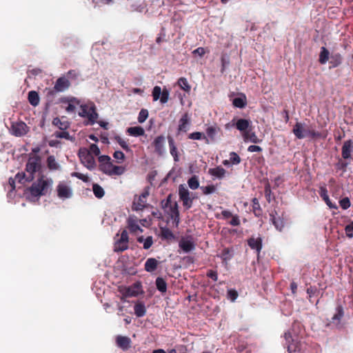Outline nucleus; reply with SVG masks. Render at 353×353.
Instances as JSON below:
<instances>
[{"label": "nucleus", "instance_id": "46", "mask_svg": "<svg viewBox=\"0 0 353 353\" xmlns=\"http://www.w3.org/2000/svg\"><path fill=\"white\" fill-rule=\"evenodd\" d=\"M68 101H69V104L66 107L65 110L68 112H74V111L76 110V107L73 104V103L79 104V101L77 99H76L75 97H72L70 100H68Z\"/></svg>", "mask_w": 353, "mask_h": 353}, {"label": "nucleus", "instance_id": "39", "mask_svg": "<svg viewBox=\"0 0 353 353\" xmlns=\"http://www.w3.org/2000/svg\"><path fill=\"white\" fill-rule=\"evenodd\" d=\"M188 139L192 140H205L206 143H209L208 138L203 133L200 132H194L188 134Z\"/></svg>", "mask_w": 353, "mask_h": 353}, {"label": "nucleus", "instance_id": "48", "mask_svg": "<svg viewBox=\"0 0 353 353\" xmlns=\"http://www.w3.org/2000/svg\"><path fill=\"white\" fill-rule=\"evenodd\" d=\"M54 136L57 138L72 140V137L70 135L69 132L65 130H62L61 132L57 131L54 133Z\"/></svg>", "mask_w": 353, "mask_h": 353}, {"label": "nucleus", "instance_id": "32", "mask_svg": "<svg viewBox=\"0 0 353 353\" xmlns=\"http://www.w3.org/2000/svg\"><path fill=\"white\" fill-rule=\"evenodd\" d=\"M52 124L61 130H66L70 127V123L68 121H62L59 117L53 119Z\"/></svg>", "mask_w": 353, "mask_h": 353}, {"label": "nucleus", "instance_id": "54", "mask_svg": "<svg viewBox=\"0 0 353 353\" xmlns=\"http://www.w3.org/2000/svg\"><path fill=\"white\" fill-rule=\"evenodd\" d=\"M230 159L231 163L233 165H238L241 163V161L240 157L234 152L230 153Z\"/></svg>", "mask_w": 353, "mask_h": 353}, {"label": "nucleus", "instance_id": "49", "mask_svg": "<svg viewBox=\"0 0 353 353\" xmlns=\"http://www.w3.org/2000/svg\"><path fill=\"white\" fill-rule=\"evenodd\" d=\"M125 171V168L123 166L113 165L111 168V176L112 175H121Z\"/></svg>", "mask_w": 353, "mask_h": 353}, {"label": "nucleus", "instance_id": "22", "mask_svg": "<svg viewBox=\"0 0 353 353\" xmlns=\"http://www.w3.org/2000/svg\"><path fill=\"white\" fill-rule=\"evenodd\" d=\"M319 194L323 200L325 202V203L330 208L333 209H337V206L335 204H333L327 194V190L325 187H321L319 190Z\"/></svg>", "mask_w": 353, "mask_h": 353}, {"label": "nucleus", "instance_id": "63", "mask_svg": "<svg viewBox=\"0 0 353 353\" xmlns=\"http://www.w3.org/2000/svg\"><path fill=\"white\" fill-rule=\"evenodd\" d=\"M179 213V205L178 203L175 201L173 203L172 205L168 208V210L166 212L168 215L173 214L174 212Z\"/></svg>", "mask_w": 353, "mask_h": 353}, {"label": "nucleus", "instance_id": "51", "mask_svg": "<svg viewBox=\"0 0 353 353\" xmlns=\"http://www.w3.org/2000/svg\"><path fill=\"white\" fill-rule=\"evenodd\" d=\"M114 139L123 150H125L127 152L130 150L127 142L125 140H123L121 137L116 136L114 137Z\"/></svg>", "mask_w": 353, "mask_h": 353}, {"label": "nucleus", "instance_id": "27", "mask_svg": "<svg viewBox=\"0 0 353 353\" xmlns=\"http://www.w3.org/2000/svg\"><path fill=\"white\" fill-rule=\"evenodd\" d=\"M208 173L214 176L215 177H217L219 179H222L225 176L226 171L224 168H223L221 166H217L214 168H210L208 170Z\"/></svg>", "mask_w": 353, "mask_h": 353}, {"label": "nucleus", "instance_id": "2", "mask_svg": "<svg viewBox=\"0 0 353 353\" xmlns=\"http://www.w3.org/2000/svg\"><path fill=\"white\" fill-rule=\"evenodd\" d=\"M294 136L299 139L309 137L312 139H325L327 136L325 132L316 131L311 125L307 126L305 123L296 122L292 129Z\"/></svg>", "mask_w": 353, "mask_h": 353}, {"label": "nucleus", "instance_id": "21", "mask_svg": "<svg viewBox=\"0 0 353 353\" xmlns=\"http://www.w3.org/2000/svg\"><path fill=\"white\" fill-rule=\"evenodd\" d=\"M190 117L188 113L185 112L183 114L181 117V118L179 119V124L178 130L179 131L181 132H187L188 130V125L190 123Z\"/></svg>", "mask_w": 353, "mask_h": 353}, {"label": "nucleus", "instance_id": "4", "mask_svg": "<svg viewBox=\"0 0 353 353\" xmlns=\"http://www.w3.org/2000/svg\"><path fill=\"white\" fill-rule=\"evenodd\" d=\"M41 169V158L38 156H33L29 158L26 164V175L23 172V179L30 181L34 179V174Z\"/></svg>", "mask_w": 353, "mask_h": 353}, {"label": "nucleus", "instance_id": "42", "mask_svg": "<svg viewBox=\"0 0 353 353\" xmlns=\"http://www.w3.org/2000/svg\"><path fill=\"white\" fill-rule=\"evenodd\" d=\"M252 202L254 214L256 216H260L262 213V210L261 208L259 200L256 198H254L252 199Z\"/></svg>", "mask_w": 353, "mask_h": 353}, {"label": "nucleus", "instance_id": "23", "mask_svg": "<svg viewBox=\"0 0 353 353\" xmlns=\"http://www.w3.org/2000/svg\"><path fill=\"white\" fill-rule=\"evenodd\" d=\"M270 221L272 224L274 225L276 229L279 231H282L284 228V221L283 220L279 217H276L274 212L270 214Z\"/></svg>", "mask_w": 353, "mask_h": 353}, {"label": "nucleus", "instance_id": "1", "mask_svg": "<svg viewBox=\"0 0 353 353\" xmlns=\"http://www.w3.org/2000/svg\"><path fill=\"white\" fill-rule=\"evenodd\" d=\"M52 184V179H45L41 175L32 185L23 191L26 199L30 202L39 201L41 196L48 194V190Z\"/></svg>", "mask_w": 353, "mask_h": 353}, {"label": "nucleus", "instance_id": "19", "mask_svg": "<svg viewBox=\"0 0 353 353\" xmlns=\"http://www.w3.org/2000/svg\"><path fill=\"white\" fill-rule=\"evenodd\" d=\"M167 138H168V144H169L170 154L172 156L174 161L175 162H177L179 161V157L178 150H177V148L175 145L174 140L170 135H168Z\"/></svg>", "mask_w": 353, "mask_h": 353}, {"label": "nucleus", "instance_id": "17", "mask_svg": "<svg viewBox=\"0 0 353 353\" xmlns=\"http://www.w3.org/2000/svg\"><path fill=\"white\" fill-rule=\"evenodd\" d=\"M248 244L251 249L256 251L257 256L259 257L262 249V239L261 237H251L248 240Z\"/></svg>", "mask_w": 353, "mask_h": 353}, {"label": "nucleus", "instance_id": "24", "mask_svg": "<svg viewBox=\"0 0 353 353\" xmlns=\"http://www.w3.org/2000/svg\"><path fill=\"white\" fill-rule=\"evenodd\" d=\"M158 264L159 262L156 259L149 258L145 263V270L148 272H152L157 268Z\"/></svg>", "mask_w": 353, "mask_h": 353}, {"label": "nucleus", "instance_id": "30", "mask_svg": "<svg viewBox=\"0 0 353 353\" xmlns=\"http://www.w3.org/2000/svg\"><path fill=\"white\" fill-rule=\"evenodd\" d=\"M127 133L133 137H140L145 134V130L141 126L130 127L127 129Z\"/></svg>", "mask_w": 353, "mask_h": 353}, {"label": "nucleus", "instance_id": "36", "mask_svg": "<svg viewBox=\"0 0 353 353\" xmlns=\"http://www.w3.org/2000/svg\"><path fill=\"white\" fill-rule=\"evenodd\" d=\"M177 85L181 90H184L187 93H189L191 90V86L187 79L185 77H180L177 81Z\"/></svg>", "mask_w": 353, "mask_h": 353}, {"label": "nucleus", "instance_id": "15", "mask_svg": "<svg viewBox=\"0 0 353 353\" xmlns=\"http://www.w3.org/2000/svg\"><path fill=\"white\" fill-rule=\"evenodd\" d=\"M131 343V339L128 336L121 335L117 336V345L123 351H127L130 348Z\"/></svg>", "mask_w": 353, "mask_h": 353}, {"label": "nucleus", "instance_id": "47", "mask_svg": "<svg viewBox=\"0 0 353 353\" xmlns=\"http://www.w3.org/2000/svg\"><path fill=\"white\" fill-rule=\"evenodd\" d=\"M113 164L110 163H103V165H99V170L103 173L111 176V168H112Z\"/></svg>", "mask_w": 353, "mask_h": 353}, {"label": "nucleus", "instance_id": "57", "mask_svg": "<svg viewBox=\"0 0 353 353\" xmlns=\"http://www.w3.org/2000/svg\"><path fill=\"white\" fill-rule=\"evenodd\" d=\"M339 204H340L341 208L343 210H347L351 205V203H350V199L348 197H345V198L341 199L339 201Z\"/></svg>", "mask_w": 353, "mask_h": 353}, {"label": "nucleus", "instance_id": "8", "mask_svg": "<svg viewBox=\"0 0 353 353\" xmlns=\"http://www.w3.org/2000/svg\"><path fill=\"white\" fill-rule=\"evenodd\" d=\"M148 195L149 192L148 191H145L139 196H135L132 205V210H143L145 207L146 198L148 196Z\"/></svg>", "mask_w": 353, "mask_h": 353}, {"label": "nucleus", "instance_id": "33", "mask_svg": "<svg viewBox=\"0 0 353 353\" xmlns=\"http://www.w3.org/2000/svg\"><path fill=\"white\" fill-rule=\"evenodd\" d=\"M28 99L32 106H37L40 101L39 94L36 91H30L28 93Z\"/></svg>", "mask_w": 353, "mask_h": 353}, {"label": "nucleus", "instance_id": "9", "mask_svg": "<svg viewBox=\"0 0 353 353\" xmlns=\"http://www.w3.org/2000/svg\"><path fill=\"white\" fill-rule=\"evenodd\" d=\"M343 307L341 305H338L336 307V313L332 317L330 323L335 326V327L339 330L342 329L343 327V325L341 323V321L343 319Z\"/></svg>", "mask_w": 353, "mask_h": 353}, {"label": "nucleus", "instance_id": "35", "mask_svg": "<svg viewBox=\"0 0 353 353\" xmlns=\"http://www.w3.org/2000/svg\"><path fill=\"white\" fill-rule=\"evenodd\" d=\"M221 131V129L219 127L211 125L207 128L206 134L208 137L210 139L211 141H214L215 140V137Z\"/></svg>", "mask_w": 353, "mask_h": 353}, {"label": "nucleus", "instance_id": "44", "mask_svg": "<svg viewBox=\"0 0 353 353\" xmlns=\"http://www.w3.org/2000/svg\"><path fill=\"white\" fill-rule=\"evenodd\" d=\"M128 248V243H125L121 241V240H118L114 244V251L119 252H123Z\"/></svg>", "mask_w": 353, "mask_h": 353}, {"label": "nucleus", "instance_id": "45", "mask_svg": "<svg viewBox=\"0 0 353 353\" xmlns=\"http://www.w3.org/2000/svg\"><path fill=\"white\" fill-rule=\"evenodd\" d=\"M188 186L192 190H196L199 187V182L196 176H192L188 181Z\"/></svg>", "mask_w": 353, "mask_h": 353}, {"label": "nucleus", "instance_id": "11", "mask_svg": "<svg viewBox=\"0 0 353 353\" xmlns=\"http://www.w3.org/2000/svg\"><path fill=\"white\" fill-rule=\"evenodd\" d=\"M164 143L165 137L162 135L157 137L152 143V145L154 148V152L159 156H162L165 152Z\"/></svg>", "mask_w": 353, "mask_h": 353}, {"label": "nucleus", "instance_id": "38", "mask_svg": "<svg viewBox=\"0 0 353 353\" xmlns=\"http://www.w3.org/2000/svg\"><path fill=\"white\" fill-rule=\"evenodd\" d=\"M10 132L16 137H21L22 135V123L21 122L13 123L10 128Z\"/></svg>", "mask_w": 353, "mask_h": 353}, {"label": "nucleus", "instance_id": "56", "mask_svg": "<svg viewBox=\"0 0 353 353\" xmlns=\"http://www.w3.org/2000/svg\"><path fill=\"white\" fill-rule=\"evenodd\" d=\"M345 232L348 238L352 239L353 237V221L345 225Z\"/></svg>", "mask_w": 353, "mask_h": 353}, {"label": "nucleus", "instance_id": "5", "mask_svg": "<svg viewBox=\"0 0 353 353\" xmlns=\"http://www.w3.org/2000/svg\"><path fill=\"white\" fill-rule=\"evenodd\" d=\"M81 162L90 170L96 167V162L93 155L85 148H81L78 153Z\"/></svg>", "mask_w": 353, "mask_h": 353}, {"label": "nucleus", "instance_id": "43", "mask_svg": "<svg viewBox=\"0 0 353 353\" xmlns=\"http://www.w3.org/2000/svg\"><path fill=\"white\" fill-rule=\"evenodd\" d=\"M47 165L50 170H56L59 165L57 163L54 156H49L47 159Z\"/></svg>", "mask_w": 353, "mask_h": 353}, {"label": "nucleus", "instance_id": "52", "mask_svg": "<svg viewBox=\"0 0 353 353\" xmlns=\"http://www.w3.org/2000/svg\"><path fill=\"white\" fill-rule=\"evenodd\" d=\"M148 117V111L146 109H141L139 113L138 116V121L140 123H142L145 121L147 118Z\"/></svg>", "mask_w": 353, "mask_h": 353}, {"label": "nucleus", "instance_id": "26", "mask_svg": "<svg viewBox=\"0 0 353 353\" xmlns=\"http://www.w3.org/2000/svg\"><path fill=\"white\" fill-rule=\"evenodd\" d=\"M134 314L137 317H142L146 314V308L143 302L138 301L134 306Z\"/></svg>", "mask_w": 353, "mask_h": 353}, {"label": "nucleus", "instance_id": "13", "mask_svg": "<svg viewBox=\"0 0 353 353\" xmlns=\"http://www.w3.org/2000/svg\"><path fill=\"white\" fill-rule=\"evenodd\" d=\"M57 190L58 196L61 199L70 198L72 194L71 188L64 183H59Z\"/></svg>", "mask_w": 353, "mask_h": 353}, {"label": "nucleus", "instance_id": "55", "mask_svg": "<svg viewBox=\"0 0 353 353\" xmlns=\"http://www.w3.org/2000/svg\"><path fill=\"white\" fill-rule=\"evenodd\" d=\"M201 190L204 194L207 195L214 192L216 191V186L214 185L202 186L201 187Z\"/></svg>", "mask_w": 353, "mask_h": 353}, {"label": "nucleus", "instance_id": "60", "mask_svg": "<svg viewBox=\"0 0 353 353\" xmlns=\"http://www.w3.org/2000/svg\"><path fill=\"white\" fill-rule=\"evenodd\" d=\"M90 107V103L83 104L81 105V112H79V115L81 117L85 118V116L88 114L87 111Z\"/></svg>", "mask_w": 353, "mask_h": 353}, {"label": "nucleus", "instance_id": "25", "mask_svg": "<svg viewBox=\"0 0 353 353\" xmlns=\"http://www.w3.org/2000/svg\"><path fill=\"white\" fill-rule=\"evenodd\" d=\"M343 57L340 53L332 54L330 57V64L331 68H336L342 63Z\"/></svg>", "mask_w": 353, "mask_h": 353}, {"label": "nucleus", "instance_id": "29", "mask_svg": "<svg viewBox=\"0 0 353 353\" xmlns=\"http://www.w3.org/2000/svg\"><path fill=\"white\" fill-rule=\"evenodd\" d=\"M330 55L329 50L324 46L321 48L319 53V62L323 65L325 64L330 59Z\"/></svg>", "mask_w": 353, "mask_h": 353}, {"label": "nucleus", "instance_id": "64", "mask_svg": "<svg viewBox=\"0 0 353 353\" xmlns=\"http://www.w3.org/2000/svg\"><path fill=\"white\" fill-rule=\"evenodd\" d=\"M153 243L152 236H148L143 242V248L145 250L149 249Z\"/></svg>", "mask_w": 353, "mask_h": 353}, {"label": "nucleus", "instance_id": "41", "mask_svg": "<svg viewBox=\"0 0 353 353\" xmlns=\"http://www.w3.org/2000/svg\"><path fill=\"white\" fill-rule=\"evenodd\" d=\"M156 286L157 290L162 293L165 292L167 290V283L161 277H158L156 279Z\"/></svg>", "mask_w": 353, "mask_h": 353}, {"label": "nucleus", "instance_id": "20", "mask_svg": "<svg viewBox=\"0 0 353 353\" xmlns=\"http://www.w3.org/2000/svg\"><path fill=\"white\" fill-rule=\"evenodd\" d=\"M233 125L238 130L245 132L250 127L251 121L249 119H239Z\"/></svg>", "mask_w": 353, "mask_h": 353}, {"label": "nucleus", "instance_id": "61", "mask_svg": "<svg viewBox=\"0 0 353 353\" xmlns=\"http://www.w3.org/2000/svg\"><path fill=\"white\" fill-rule=\"evenodd\" d=\"M72 176H75L79 179L82 180L83 182H88L89 181V177L87 175H85L80 172H72L71 174Z\"/></svg>", "mask_w": 353, "mask_h": 353}, {"label": "nucleus", "instance_id": "59", "mask_svg": "<svg viewBox=\"0 0 353 353\" xmlns=\"http://www.w3.org/2000/svg\"><path fill=\"white\" fill-rule=\"evenodd\" d=\"M170 218L173 221V223L174 224L176 228H178L179 222H180V213L174 212L173 214L169 215Z\"/></svg>", "mask_w": 353, "mask_h": 353}, {"label": "nucleus", "instance_id": "3", "mask_svg": "<svg viewBox=\"0 0 353 353\" xmlns=\"http://www.w3.org/2000/svg\"><path fill=\"white\" fill-rule=\"evenodd\" d=\"M22 183V174L18 172L15 177L9 178L8 183L5 186V189L8 190L7 196L8 201L19 202L20 201L21 196L17 194V189L21 188V184Z\"/></svg>", "mask_w": 353, "mask_h": 353}, {"label": "nucleus", "instance_id": "16", "mask_svg": "<svg viewBox=\"0 0 353 353\" xmlns=\"http://www.w3.org/2000/svg\"><path fill=\"white\" fill-rule=\"evenodd\" d=\"M87 112L88 114L85 116V118L88 119L87 124L93 125L99 117L96 106L93 103H90V107Z\"/></svg>", "mask_w": 353, "mask_h": 353}, {"label": "nucleus", "instance_id": "40", "mask_svg": "<svg viewBox=\"0 0 353 353\" xmlns=\"http://www.w3.org/2000/svg\"><path fill=\"white\" fill-rule=\"evenodd\" d=\"M92 190L94 196L98 199H101L105 194L103 188L97 183L92 185Z\"/></svg>", "mask_w": 353, "mask_h": 353}, {"label": "nucleus", "instance_id": "10", "mask_svg": "<svg viewBox=\"0 0 353 353\" xmlns=\"http://www.w3.org/2000/svg\"><path fill=\"white\" fill-rule=\"evenodd\" d=\"M139 288V285L134 284L132 286L130 287H123L119 288V292L121 293L122 296L121 298V301H125V298L126 297H132L136 296L139 294L138 289Z\"/></svg>", "mask_w": 353, "mask_h": 353}, {"label": "nucleus", "instance_id": "58", "mask_svg": "<svg viewBox=\"0 0 353 353\" xmlns=\"http://www.w3.org/2000/svg\"><path fill=\"white\" fill-rule=\"evenodd\" d=\"M90 152V154L99 156L100 154V150L97 145L92 143L90 145L89 149L88 150Z\"/></svg>", "mask_w": 353, "mask_h": 353}, {"label": "nucleus", "instance_id": "12", "mask_svg": "<svg viewBox=\"0 0 353 353\" xmlns=\"http://www.w3.org/2000/svg\"><path fill=\"white\" fill-rule=\"evenodd\" d=\"M179 248L185 253L190 252L195 248L192 236L182 238L179 243Z\"/></svg>", "mask_w": 353, "mask_h": 353}, {"label": "nucleus", "instance_id": "18", "mask_svg": "<svg viewBox=\"0 0 353 353\" xmlns=\"http://www.w3.org/2000/svg\"><path fill=\"white\" fill-rule=\"evenodd\" d=\"M353 148V142L352 140L345 141L343 143L341 151L342 157L345 159H349L351 157V152Z\"/></svg>", "mask_w": 353, "mask_h": 353}, {"label": "nucleus", "instance_id": "62", "mask_svg": "<svg viewBox=\"0 0 353 353\" xmlns=\"http://www.w3.org/2000/svg\"><path fill=\"white\" fill-rule=\"evenodd\" d=\"M238 292L234 289H230L228 290V298L232 301H234L238 297Z\"/></svg>", "mask_w": 353, "mask_h": 353}, {"label": "nucleus", "instance_id": "31", "mask_svg": "<svg viewBox=\"0 0 353 353\" xmlns=\"http://www.w3.org/2000/svg\"><path fill=\"white\" fill-rule=\"evenodd\" d=\"M160 232H161V234H160L161 238L163 240L170 241V240H172L174 239V235L173 232L168 228H166V227L160 228Z\"/></svg>", "mask_w": 353, "mask_h": 353}, {"label": "nucleus", "instance_id": "6", "mask_svg": "<svg viewBox=\"0 0 353 353\" xmlns=\"http://www.w3.org/2000/svg\"><path fill=\"white\" fill-rule=\"evenodd\" d=\"M179 196L186 210H189L192 207L190 192L184 185L181 184L179 186Z\"/></svg>", "mask_w": 353, "mask_h": 353}, {"label": "nucleus", "instance_id": "7", "mask_svg": "<svg viewBox=\"0 0 353 353\" xmlns=\"http://www.w3.org/2000/svg\"><path fill=\"white\" fill-rule=\"evenodd\" d=\"M169 96L170 92L165 88L161 90L160 86L156 85L152 90V97L154 101L159 99L161 103H165L168 101Z\"/></svg>", "mask_w": 353, "mask_h": 353}, {"label": "nucleus", "instance_id": "50", "mask_svg": "<svg viewBox=\"0 0 353 353\" xmlns=\"http://www.w3.org/2000/svg\"><path fill=\"white\" fill-rule=\"evenodd\" d=\"M265 197L268 203H270L272 200V192L269 183H267L264 188Z\"/></svg>", "mask_w": 353, "mask_h": 353}, {"label": "nucleus", "instance_id": "28", "mask_svg": "<svg viewBox=\"0 0 353 353\" xmlns=\"http://www.w3.org/2000/svg\"><path fill=\"white\" fill-rule=\"evenodd\" d=\"M127 222L128 228L131 233H136L137 231H143V230L138 225L137 221L135 219L129 217Z\"/></svg>", "mask_w": 353, "mask_h": 353}, {"label": "nucleus", "instance_id": "14", "mask_svg": "<svg viewBox=\"0 0 353 353\" xmlns=\"http://www.w3.org/2000/svg\"><path fill=\"white\" fill-rule=\"evenodd\" d=\"M70 86V82L64 77H59L55 83L54 90L56 92H61L68 89Z\"/></svg>", "mask_w": 353, "mask_h": 353}, {"label": "nucleus", "instance_id": "34", "mask_svg": "<svg viewBox=\"0 0 353 353\" xmlns=\"http://www.w3.org/2000/svg\"><path fill=\"white\" fill-rule=\"evenodd\" d=\"M232 249L230 248H225L221 251L220 257L221 258L223 263L227 264L228 261L232 259Z\"/></svg>", "mask_w": 353, "mask_h": 353}, {"label": "nucleus", "instance_id": "37", "mask_svg": "<svg viewBox=\"0 0 353 353\" xmlns=\"http://www.w3.org/2000/svg\"><path fill=\"white\" fill-rule=\"evenodd\" d=\"M232 104L234 107L243 108L247 105L246 97L245 94H242L241 97H236L233 99Z\"/></svg>", "mask_w": 353, "mask_h": 353}, {"label": "nucleus", "instance_id": "53", "mask_svg": "<svg viewBox=\"0 0 353 353\" xmlns=\"http://www.w3.org/2000/svg\"><path fill=\"white\" fill-rule=\"evenodd\" d=\"M173 203H172V194H170L166 199L162 200L161 202V206L163 209L166 210L170 207Z\"/></svg>", "mask_w": 353, "mask_h": 353}]
</instances>
